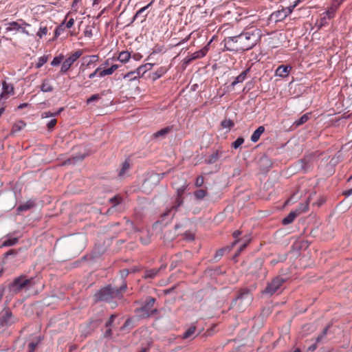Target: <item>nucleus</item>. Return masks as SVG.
Returning <instances> with one entry per match:
<instances>
[{
	"label": "nucleus",
	"mask_w": 352,
	"mask_h": 352,
	"mask_svg": "<svg viewBox=\"0 0 352 352\" xmlns=\"http://www.w3.org/2000/svg\"><path fill=\"white\" fill-rule=\"evenodd\" d=\"M261 36L259 30H248L237 36L226 38L225 47L228 50L232 52L249 50L256 45Z\"/></svg>",
	"instance_id": "f257e3e1"
},
{
	"label": "nucleus",
	"mask_w": 352,
	"mask_h": 352,
	"mask_svg": "<svg viewBox=\"0 0 352 352\" xmlns=\"http://www.w3.org/2000/svg\"><path fill=\"white\" fill-rule=\"evenodd\" d=\"M126 289V284H122L120 288L107 285L101 288L94 294L95 302H110L112 299L119 297Z\"/></svg>",
	"instance_id": "f03ea898"
},
{
	"label": "nucleus",
	"mask_w": 352,
	"mask_h": 352,
	"mask_svg": "<svg viewBox=\"0 0 352 352\" xmlns=\"http://www.w3.org/2000/svg\"><path fill=\"white\" fill-rule=\"evenodd\" d=\"M36 283L35 278L31 277L28 278L26 276L21 275L14 279L12 283L10 285L9 288L10 291L16 294L21 291L29 290Z\"/></svg>",
	"instance_id": "7ed1b4c3"
},
{
	"label": "nucleus",
	"mask_w": 352,
	"mask_h": 352,
	"mask_svg": "<svg viewBox=\"0 0 352 352\" xmlns=\"http://www.w3.org/2000/svg\"><path fill=\"white\" fill-rule=\"evenodd\" d=\"M155 301V299L153 297L147 298L145 304L140 309H138L136 311L140 313V316L143 317H149L151 315L156 314L157 310L156 309H153Z\"/></svg>",
	"instance_id": "20e7f679"
},
{
	"label": "nucleus",
	"mask_w": 352,
	"mask_h": 352,
	"mask_svg": "<svg viewBox=\"0 0 352 352\" xmlns=\"http://www.w3.org/2000/svg\"><path fill=\"white\" fill-rule=\"evenodd\" d=\"M285 280L280 277H276L270 283L267 284L263 294L272 295L282 286Z\"/></svg>",
	"instance_id": "39448f33"
},
{
	"label": "nucleus",
	"mask_w": 352,
	"mask_h": 352,
	"mask_svg": "<svg viewBox=\"0 0 352 352\" xmlns=\"http://www.w3.org/2000/svg\"><path fill=\"white\" fill-rule=\"evenodd\" d=\"M252 300V296L248 289L242 290L236 298V301L238 302L239 309L243 308V304H244L245 306H248L251 303Z\"/></svg>",
	"instance_id": "423d86ee"
},
{
	"label": "nucleus",
	"mask_w": 352,
	"mask_h": 352,
	"mask_svg": "<svg viewBox=\"0 0 352 352\" xmlns=\"http://www.w3.org/2000/svg\"><path fill=\"white\" fill-rule=\"evenodd\" d=\"M82 52L81 50H78L76 51L74 53L71 54L65 60L61 65L60 72L62 73H65L69 70L72 65L82 55Z\"/></svg>",
	"instance_id": "0eeeda50"
},
{
	"label": "nucleus",
	"mask_w": 352,
	"mask_h": 352,
	"mask_svg": "<svg viewBox=\"0 0 352 352\" xmlns=\"http://www.w3.org/2000/svg\"><path fill=\"white\" fill-rule=\"evenodd\" d=\"M208 51V46L204 47L199 51H197L190 55H188L184 60L185 64L188 65L190 63L192 60L203 58L206 56Z\"/></svg>",
	"instance_id": "6e6552de"
},
{
	"label": "nucleus",
	"mask_w": 352,
	"mask_h": 352,
	"mask_svg": "<svg viewBox=\"0 0 352 352\" xmlns=\"http://www.w3.org/2000/svg\"><path fill=\"white\" fill-rule=\"evenodd\" d=\"M20 21L19 20L17 21H12L10 23H8L6 24V32H11V31H15V32H21L28 36L30 35V33L28 30H25V28L21 25Z\"/></svg>",
	"instance_id": "1a4fd4ad"
},
{
	"label": "nucleus",
	"mask_w": 352,
	"mask_h": 352,
	"mask_svg": "<svg viewBox=\"0 0 352 352\" xmlns=\"http://www.w3.org/2000/svg\"><path fill=\"white\" fill-rule=\"evenodd\" d=\"M3 91L0 94V98H8L10 95L14 94V87L12 85L3 81L2 83Z\"/></svg>",
	"instance_id": "9d476101"
},
{
	"label": "nucleus",
	"mask_w": 352,
	"mask_h": 352,
	"mask_svg": "<svg viewBox=\"0 0 352 352\" xmlns=\"http://www.w3.org/2000/svg\"><path fill=\"white\" fill-rule=\"evenodd\" d=\"M291 67L287 65H280L276 70V76L280 77H286L289 75Z\"/></svg>",
	"instance_id": "9b49d317"
},
{
	"label": "nucleus",
	"mask_w": 352,
	"mask_h": 352,
	"mask_svg": "<svg viewBox=\"0 0 352 352\" xmlns=\"http://www.w3.org/2000/svg\"><path fill=\"white\" fill-rule=\"evenodd\" d=\"M35 206V202L32 199H30L27 201L26 202L19 205L17 208V211L19 212H23L28 210Z\"/></svg>",
	"instance_id": "f8f14e48"
},
{
	"label": "nucleus",
	"mask_w": 352,
	"mask_h": 352,
	"mask_svg": "<svg viewBox=\"0 0 352 352\" xmlns=\"http://www.w3.org/2000/svg\"><path fill=\"white\" fill-rule=\"evenodd\" d=\"M223 153V152L221 150H217L214 153H213L208 157L207 160L208 163L213 164L217 162L219 160V158L222 156Z\"/></svg>",
	"instance_id": "ddd939ff"
},
{
	"label": "nucleus",
	"mask_w": 352,
	"mask_h": 352,
	"mask_svg": "<svg viewBox=\"0 0 352 352\" xmlns=\"http://www.w3.org/2000/svg\"><path fill=\"white\" fill-rule=\"evenodd\" d=\"M298 216V212H296L295 210L291 211L289 213V214L282 220V223L283 225L290 224L294 221L296 217H297Z\"/></svg>",
	"instance_id": "4468645a"
},
{
	"label": "nucleus",
	"mask_w": 352,
	"mask_h": 352,
	"mask_svg": "<svg viewBox=\"0 0 352 352\" xmlns=\"http://www.w3.org/2000/svg\"><path fill=\"white\" fill-rule=\"evenodd\" d=\"M265 131V128L263 126H260L257 128L256 130L254 131L253 134L251 136V141L253 142H256L262 133Z\"/></svg>",
	"instance_id": "2eb2a0df"
},
{
	"label": "nucleus",
	"mask_w": 352,
	"mask_h": 352,
	"mask_svg": "<svg viewBox=\"0 0 352 352\" xmlns=\"http://www.w3.org/2000/svg\"><path fill=\"white\" fill-rule=\"evenodd\" d=\"M250 69H247L241 73L237 77L235 78L234 80L232 82L231 85L232 87L235 86L236 84L239 82H243L247 78L248 73L249 72Z\"/></svg>",
	"instance_id": "dca6fc26"
},
{
	"label": "nucleus",
	"mask_w": 352,
	"mask_h": 352,
	"mask_svg": "<svg viewBox=\"0 0 352 352\" xmlns=\"http://www.w3.org/2000/svg\"><path fill=\"white\" fill-rule=\"evenodd\" d=\"M176 206H172L170 209L167 210L166 212L162 214V217H165L166 216H168L172 211L175 210L176 211L177 208L183 204V199L182 197H177L176 200Z\"/></svg>",
	"instance_id": "f3484780"
},
{
	"label": "nucleus",
	"mask_w": 352,
	"mask_h": 352,
	"mask_svg": "<svg viewBox=\"0 0 352 352\" xmlns=\"http://www.w3.org/2000/svg\"><path fill=\"white\" fill-rule=\"evenodd\" d=\"M118 68V65H113L111 67L104 69H100L99 72L100 77H104L105 76L111 75Z\"/></svg>",
	"instance_id": "a211bd4d"
},
{
	"label": "nucleus",
	"mask_w": 352,
	"mask_h": 352,
	"mask_svg": "<svg viewBox=\"0 0 352 352\" xmlns=\"http://www.w3.org/2000/svg\"><path fill=\"white\" fill-rule=\"evenodd\" d=\"M162 268V267H161L159 269H150V270H146L145 272H144V274L143 276V278H155L159 273L160 270Z\"/></svg>",
	"instance_id": "6ab92c4d"
},
{
	"label": "nucleus",
	"mask_w": 352,
	"mask_h": 352,
	"mask_svg": "<svg viewBox=\"0 0 352 352\" xmlns=\"http://www.w3.org/2000/svg\"><path fill=\"white\" fill-rule=\"evenodd\" d=\"M172 128L170 126L165 127L164 129H160V131L153 133V137L154 138H164L168 133L171 131Z\"/></svg>",
	"instance_id": "aec40b11"
},
{
	"label": "nucleus",
	"mask_w": 352,
	"mask_h": 352,
	"mask_svg": "<svg viewBox=\"0 0 352 352\" xmlns=\"http://www.w3.org/2000/svg\"><path fill=\"white\" fill-rule=\"evenodd\" d=\"M196 331V327L195 325L190 326L184 333L182 336V338L188 339L192 337H195L194 335Z\"/></svg>",
	"instance_id": "412c9836"
},
{
	"label": "nucleus",
	"mask_w": 352,
	"mask_h": 352,
	"mask_svg": "<svg viewBox=\"0 0 352 352\" xmlns=\"http://www.w3.org/2000/svg\"><path fill=\"white\" fill-rule=\"evenodd\" d=\"M25 125V123L22 120H19L16 122L12 126V133H17L21 131L23 129H24Z\"/></svg>",
	"instance_id": "4be33fe9"
},
{
	"label": "nucleus",
	"mask_w": 352,
	"mask_h": 352,
	"mask_svg": "<svg viewBox=\"0 0 352 352\" xmlns=\"http://www.w3.org/2000/svg\"><path fill=\"white\" fill-rule=\"evenodd\" d=\"M18 238L17 237H8V239H5L1 245V247H9L12 246L17 243L18 242Z\"/></svg>",
	"instance_id": "5701e85b"
},
{
	"label": "nucleus",
	"mask_w": 352,
	"mask_h": 352,
	"mask_svg": "<svg viewBox=\"0 0 352 352\" xmlns=\"http://www.w3.org/2000/svg\"><path fill=\"white\" fill-rule=\"evenodd\" d=\"M53 87L50 85V81L47 79L43 81L41 86V90L43 92H52L53 91Z\"/></svg>",
	"instance_id": "b1692460"
},
{
	"label": "nucleus",
	"mask_w": 352,
	"mask_h": 352,
	"mask_svg": "<svg viewBox=\"0 0 352 352\" xmlns=\"http://www.w3.org/2000/svg\"><path fill=\"white\" fill-rule=\"evenodd\" d=\"M129 168L130 163L128 160H125L122 164V168L118 173V176L120 177H124L125 175V173L129 170Z\"/></svg>",
	"instance_id": "393cba45"
},
{
	"label": "nucleus",
	"mask_w": 352,
	"mask_h": 352,
	"mask_svg": "<svg viewBox=\"0 0 352 352\" xmlns=\"http://www.w3.org/2000/svg\"><path fill=\"white\" fill-rule=\"evenodd\" d=\"M296 6V5L293 6H289L286 8L285 9H283L281 11L278 12V14L280 17L285 18L287 16L290 14L292 12V10Z\"/></svg>",
	"instance_id": "a878e982"
},
{
	"label": "nucleus",
	"mask_w": 352,
	"mask_h": 352,
	"mask_svg": "<svg viewBox=\"0 0 352 352\" xmlns=\"http://www.w3.org/2000/svg\"><path fill=\"white\" fill-rule=\"evenodd\" d=\"M309 119V113H305V114L302 115L299 119L296 120L294 122V125H295L296 127L299 126L303 124L304 123L307 122Z\"/></svg>",
	"instance_id": "bb28decb"
},
{
	"label": "nucleus",
	"mask_w": 352,
	"mask_h": 352,
	"mask_svg": "<svg viewBox=\"0 0 352 352\" xmlns=\"http://www.w3.org/2000/svg\"><path fill=\"white\" fill-rule=\"evenodd\" d=\"M131 58V54L127 51H122L119 54L118 60L122 63L127 62Z\"/></svg>",
	"instance_id": "cd10ccee"
},
{
	"label": "nucleus",
	"mask_w": 352,
	"mask_h": 352,
	"mask_svg": "<svg viewBox=\"0 0 352 352\" xmlns=\"http://www.w3.org/2000/svg\"><path fill=\"white\" fill-rule=\"evenodd\" d=\"M309 204L307 201L305 203L300 204L298 207L295 210L296 212H298V215L301 214L302 212H306L308 210Z\"/></svg>",
	"instance_id": "c85d7f7f"
},
{
	"label": "nucleus",
	"mask_w": 352,
	"mask_h": 352,
	"mask_svg": "<svg viewBox=\"0 0 352 352\" xmlns=\"http://www.w3.org/2000/svg\"><path fill=\"white\" fill-rule=\"evenodd\" d=\"M63 110V108H60L56 112L51 113L50 111L43 112L41 115L43 118H46L49 117L56 116L60 114V113Z\"/></svg>",
	"instance_id": "c756f323"
},
{
	"label": "nucleus",
	"mask_w": 352,
	"mask_h": 352,
	"mask_svg": "<svg viewBox=\"0 0 352 352\" xmlns=\"http://www.w3.org/2000/svg\"><path fill=\"white\" fill-rule=\"evenodd\" d=\"M65 30V21L59 25L58 26L55 31H54V37L57 38L59 35L61 34L62 32H63Z\"/></svg>",
	"instance_id": "7c9ffc66"
},
{
	"label": "nucleus",
	"mask_w": 352,
	"mask_h": 352,
	"mask_svg": "<svg viewBox=\"0 0 352 352\" xmlns=\"http://www.w3.org/2000/svg\"><path fill=\"white\" fill-rule=\"evenodd\" d=\"M86 58H89V60L87 62V64H86L87 67L90 66L91 65L96 63L99 60V57L98 55L89 56L86 57ZM84 59H85V58H84Z\"/></svg>",
	"instance_id": "2f4dec72"
},
{
	"label": "nucleus",
	"mask_w": 352,
	"mask_h": 352,
	"mask_svg": "<svg viewBox=\"0 0 352 352\" xmlns=\"http://www.w3.org/2000/svg\"><path fill=\"white\" fill-rule=\"evenodd\" d=\"M194 195L197 199H202L206 195V190L204 189H199L194 192Z\"/></svg>",
	"instance_id": "473e14b6"
},
{
	"label": "nucleus",
	"mask_w": 352,
	"mask_h": 352,
	"mask_svg": "<svg viewBox=\"0 0 352 352\" xmlns=\"http://www.w3.org/2000/svg\"><path fill=\"white\" fill-rule=\"evenodd\" d=\"M12 318V314L9 311H6L1 318L2 323L8 324Z\"/></svg>",
	"instance_id": "72a5a7b5"
},
{
	"label": "nucleus",
	"mask_w": 352,
	"mask_h": 352,
	"mask_svg": "<svg viewBox=\"0 0 352 352\" xmlns=\"http://www.w3.org/2000/svg\"><path fill=\"white\" fill-rule=\"evenodd\" d=\"M153 3V1H152L151 2H150L148 5H146V6L140 8L137 12L136 14H135L134 16V19H136V18H138L139 16H140L151 5L152 3Z\"/></svg>",
	"instance_id": "f704fd0d"
},
{
	"label": "nucleus",
	"mask_w": 352,
	"mask_h": 352,
	"mask_svg": "<svg viewBox=\"0 0 352 352\" xmlns=\"http://www.w3.org/2000/svg\"><path fill=\"white\" fill-rule=\"evenodd\" d=\"M234 122L230 119H225L221 122V126L223 128L230 129L234 126Z\"/></svg>",
	"instance_id": "c9c22d12"
},
{
	"label": "nucleus",
	"mask_w": 352,
	"mask_h": 352,
	"mask_svg": "<svg viewBox=\"0 0 352 352\" xmlns=\"http://www.w3.org/2000/svg\"><path fill=\"white\" fill-rule=\"evenodd\" d=\"M48 29L46 26H41L39 30L37 32L36 35L41 38L43 36L47 34Z\"/></svg>",
	"instance_id": "e433bc0d"
},
{
	"label": "nucleus",
	"mask_w": 352,
	"mask_h": 352,
	"mask_svg": "<svg viewBox=\"0 0 352 352\" xmlns=\"http://www.w3.org/2000/svg\"><path fill=\"white\" fill-rule=\"evenodd\" d=\"M47 60H48V58L46 56H43L40 57L38 60L36 67V68L41 67L45 63H47Z\"/></svg>",
	"instance_id": "4c0bfd02"
},
{
	"label": "nucleus",
	"mask_w": 352,
	"mask_h": 352,
	"mask_svg": "<svg viewBox=\"0 0 352 352\" xmlns=\"http://www.w3.org/2000/svg\"><path fill=\"white\" fill-rule=\"evenodd\" d=\"M109 201L112 204L113 206H116L117 205L121 203L122 198L118 195L114 196L113 197L109 199Z\"/></svg>",
	"instance_id": "58836bf2"
},
{
	"label": "nucleus",
	"mask_w": 352,
	"mask_h": 352,
	"mask_svg": "<svg viewBox=\"0 0 352 352\" xmlns=\"http://www.w3.org/2000/svg\"><path fill=\"white\" fill-rule=\"evenodd\" d=\"M244 142V139L239 137L232 144V147L235 149L238 148Z\"/></svg>",
	"instance_id": "ea45409f"
},
{
	"label": "nucleus",
	"mask_w": 352,
	"mask_h": 352,
	"mask_svg": "<svg viewBox=\"0 0 352 352\" xmlns=\"http://www.w3.org/2000/svg\"><path fill=\"white\" fill-rule=\"evenodd\" d=\"M187 186H188V185H187L186 182H184V184L180 188H177V197H182Z\"/></svg>",
	"instance_id": "a19ab883"
},
{
	"label": "nucleus",
	"mask_w": 352,
	"mask_h": 352,
	"mask_svg": "<svg viewBox=\"0 0 352 352\" xmlns=\"http://www.w3.org/2000/svg\"><path fill=\"white\" fill-rule=\"evenodd\" d=\"M327 331H328V327H326L323 331L321 333L320 335H319L317 338H316V342L318 343V342H320L323 338L326 336L327 335Z\"/></svg>",
	"instance_id": "79ce46f5"
},
{
	"label": "nucleus",
	"mask_w": 352,
	"mask_h": 352,
	"mask_svg": "<svg viewBox=\"0 0 352 352\" xmlns=\"http://www.w3.org/2000/svg\"><path fill=\"white\" fill-rule=\"evenodd\" d=\"M100 99V96L99 94H94V95L91 96L87 100V103L89 104V103H91L94 101H98Z\"/></svg>",
	"instance_id": "37998d69"
},
{
	"label": "nucleus",
	"mask_w": 352,
	"mask_h": 352,
	"mask_svg": "<svg viewBox=\"0 0 352 352\" xmlns=\"http://www.w3.org/2000/svg\"><path fill=\"white\" fill-rule=\"evenodd\" d=\"M84 35L85 37L91 38L93 36L92 28L87 26L84 31Z\"/></svg>",
	"instance_id": "c03bdc74"
},
{
	"label": "nucleus",
	"mask_w": 352,
	"mask_h": 352,
	"mask_svg": "<svg viewBox=\"0 0 352 352\" xmlns=\"http://www.w3.org/2000/svg\"><path fill=\"white\" fill-rule=\"evenodd\" d=\"M204 182V178L203 176H199L197 177L196 179V181H195V186L197 187H200L203 185Z\"/></svg>",
	"instance_id": "a18cd8bd"
},
{
	"label": "nucleus",
	"mask_w": 352,
	"mask_h": 352,
	"mask_svg": "<svg viewBox=\"0 0 352 352\" xmlns=\"http://www.w3.org/2000/svg\"><path fill=\"white\" fill-rule=\"evenodd\" d=\"M137 77V76H135L134 72H130L124 76V78H129L130 80H135Z\"/></svg>",
	"instance_id": "49530a36"
},
{
	"label": "nucleus",
	"mask_w": 352,
	"mask_h": 352,
	"mask_svg": "<svg viewBox=\"0 0 352 352\" xmlns=\"http://www.w3.org/2000/svg\"><path fill=\"white\" fill-rule=\"evenodd\" d=\"M166 72V69L164 67H161L155 74V78H160L164 74H165Z\"/></svg>",
	"instance_id": "de8ad7c7"
},
{
	"label": "nucleus",
	"mask_w": 352,
	"mask_h": 352,
	"mask_svg": "<svg viewBox=\"0 0 352 352\" xmlns=\"http://www.w3.org/2000/svg\"><path fill=\"white\" fill-rule=\"evenodd\" d=\"M57 121L56 119L51 120L47 124V126L49 130H52L56 125Z\"/></svg>",
	"instance_id": "09e8293b"
},
{
	"label": "nucleus",
	"mask_w": 352,
	"mask_h": 352,
	"mask_svg": "<svg viewBox=\"0 0 352 352\" xmlns=\"http://www.w3.org/2000/svg\"><path fill=\"white\" fill-rule=\"evenodd\" d=\"M116 315H114V314H112V315L110 316V318H109V320H108V321L107 322V323H106V327H110L112 325V324H113V322L114 319H115V318H116Z\"/></svg>",
	"instance_id": "8fccbe9b"
},
{
	"label": "nucleus",
	"mask_w": 352,
	"mask_h": 352,
	"mask_svg": "<svg viewBox=\"0 0 352 352\" xmlns=\"http://www.w3.org/2000/svg\"><path fill=\"white\" fill-rule=\"evenodd\" d=\"M74 23V19L73 18H71L66 23H65V28H71Z\"/></svg>",
	"instance_id": "3c124183"
},
{
	"label": "nucleus",
	"mask_w": 352,
	"mask_h": 352,
	"mask_svg": "<svg viewBox=\"0 0 352 352\" xmlns=\"http://www.w3.org/2000/svg\"><path fill=\"white\" fill-rule=\"evenodd\" d=\"M100 69H101V67H98V68H97V69H96L93 73H91V74H90L89 75V78H91V79H92V78H94L97 74L99 76V72H100Z\"/></svg>",
	"instance_id": "603ef678"
},
{
	"label": "nucleus",
	"mask_w": 352,
	"mask_h": 352,
	"mask_svg": "<svg viewBox=\"0 0 352 352\" xmlns=\"http://www.w3.org/2000/svg\"><path fill=\"white\" fill-rule=\"evenodd\" d=\"M60 61H61V58H60L55 57L52 60V61L51 63V65H53V66L58 65L60 64Z\"/></svg>",
	"instance_id": "864d4df0"
},
{
	"label": "nucleus",
	"mask_w": 352,
	"mask_h": 352,
	"mask_svg": "<svg viewBox=\"0 0 352 352\" xmlns=\"http://www.w3.org/2000/svg\"><path fill=\"white\" fill-rule=\"evenodd\" d=\"M185 238L187 240L192 241L194 239V234L191 232H186L185 233Z\"/></svg>",
	"instance_id": "5fc2aeb1"
},
{
	"label": "nucleus",
	"mask_w": 352,
	"mask_h": 352,
	"mask_svg": "<svg viewBox=\"0 0 352 352\" xmlns=\"http://www.w3.org/2000/svg\"><path fill=\"white\" fill-rule=\"evenodd\" d=\"M224 253V249H220L216 252L215 258H220Z\"/></svg>",
	"instance_id": "6e6d98bb"
},
{
	"label": "nucleus",
	"mask_w": 352,
	"mask_h": 352,
	"mask_svg": "<svg viewBox=\"0 0 352 352\" xmlns=\"http://www.w3.org/2000/svg\"><path fill=\"white\" fill-rule=\"evenodd\" d=\"M250 241V240L248 239L245 243H244L242 245H241V247L239 248V252H241L243 250H245Z\"/></svg>",
	"instance_id": "4d7b16f0"
},
{
	"label": "nucleus",
	"mask_w": 352,
	"mask_h": 352,
	"mask_svg": "<svg viewBox=\"0 0 352 352\" xmlns=\"http://www.w3.org/2000/svg\"><path fill=\"white\" fill-rule=\"evenodd\" d=\"M28 347H29L30 352H32L36 349V344L34 343V342H31L29 344Z\"/></svg>",
	"instance_id": "13d9d810"
},
{
	"label": "nucleus",
	"mask_w": 352,
	"mask_h": 352,
	"mask_svg": "<svg viewBox=\"0 0 352 352\" xmlns=\"http://www.w3.org/2000/svg\"><path fill=\"white\" fill-rule=\"evenodd\" d=\"M19 21H20L21 25L25 28V30H26L27 27H30V25L26 22H25L23 19H19Z\"/></svg>",
	"instance_id": "bf43d9fd"
},
{
	"label": "nucleus",
	"mask_w": 352,
	"mask_h": 352,
	"mask_svg": "<svg viewBox=\"0 0 352 352\" xmlns=\"http://www.w3.org/2000/svg\"><path fill=\"white\" fill-rule=\"evenodd\" d=\"M108 329L106 330L104 333L105 337H110L111 336V329L109 327H107Z\"/></svg>",
	"instance_id": "052dcab7"
},
{
	"label": "nucleus",
	"mask_w": 352,
	"mask_h": 352,
	"mask_svg": "<svg viewBox=\"0 0 352 352\" xmlns=\"http://www.w3.org/2000/svg\"><path fill=\"white\" fill-rule=\"evenodd\" d=\"M343 195H344L346 197H349L352 195V188L349 190H347L343 192Z\"/></svg>",
	"instance_id": "680f3d73"
},
{
	"label": "nucleus",
	"mask_w": 352,
	"mask_h": 352,
	"mask_svg": "<svg viewBox=\"0 0 352 352\" xmlns=\"http://www.w3.org/2000/svg\"><path fill=\"white\" fill-rule=\"evenodd\" d=\"M241 232L239 230H236L233 232V236L234 238H238L241 235Z\"/></svg>",
	"instance_id": "e2e57ef3"
},
{
	"label": "nucleus",
	"mask_w": 352,
	"mask_h": 352,
	"mask_svg": "<svg viewBox=\"0 0 352 352\" xmlns=\"http://www.w3.org/2000/svg\"><path fill=\"white\" fill-rule=\"evenodd\" d=\"M140 240H141L142 243L144 245L148 244L150 241L149 238H147V239L141 238Z\"/></svg>",
	"instance_id": "0e129e2a"
},
{
	"label": "nucleus",
	"mask_w": 352,
	"mask_h": 352,
	"mask_svg": "<svg viewBox=\"0 0 352 352\" xmlns=\"http://www.w3.org/2000/svg\"><path fill=\"white\" fill-rule=\"evenodd\" d=\"M15 252L12 250H9L8 252H7L6 254H5V256H8L9 255H14L15 254Z\"/></svg>",
	"instance_id": "69168bd1"
},
{
	"label": "nucleus",
	"mask_w": 352,
	"mask_h": 352,
	"mask_svg": "<svg viewBox=\"0 0 352 352\" xmlns=\"http://www.w3.org/2000/svg\"><path fill=\"white\" fill-rule=\"evenodd\" d=\"M27 106H28L27 103H22V104L19 105L18 109H21L25 108Z\"/></svg>",
	"instance_id": "338daca9"
},
{
	"label": "nucleus",
	"mask_w": 352,
	"mask_h": 352,
	"mask_svg": "<svg viewBox=\"0 0 352 352\" xmlns=\"http://www.w3.org/2000/svg\"><path fill=\"white\" fill-rule=\"evenodd\" d=\"M173 289H174V287H172L170 289H165L164 291V292L165 294H168L170 293Z\"/></svg>",
	"instance_id": "774afa93"
}]
</instances>
